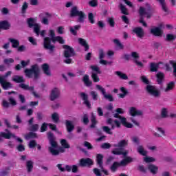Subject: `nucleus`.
<instances>
[{
  "label": "nucleus",
  "mask_w": 176,
  "mask_h": 176,
  "mask_svg": "<svg viewBox=\"0 0 176 176\" xmlns=\"http://www.w3.org/2000/svg\"><path fill=\"white\" fill-rule=\"evenodd\" d=\"M91 129H96V126H97V123H98V121H97V118L96 115L94 113H91Z\"/></svg>",
  "instance_id": "nucleus-28"
},
{
  "label": "nucleus",
  "mask_w": 176,
  "mask_h": 176,
  "mask_svg": "<svg viewBox=\"0 0 176 176\" xmlns=\"http://www.w3.org/2000/svg\"><path fill=\"white\" fill-rule=\"evenodd\" d=\"M60 145H62L63 147H64L65 149H69V148H71V146L69 145V144H68L67 140L65 139L60 140Z\"/></svg>",
  "instance_id": "nucleus-44"
},
{
  "label": "nucleus",
  "mask_w": 176,
  "mask_h": 176,
  "mask_svg": "<svg viewBox=\"0 0 176 176\" xmlns=\"http://www.w3.org/2000/svg\"><path fill=\"white\" fill-rule=\"evenodd\" d=\"M80 96L82 100H84L83 104L87 107V108H91V104H90V101H89V96L84 92L80 94Z\"/></svg>",
  "instance_id": "nucleus-18"
},
{
  "label": "nucleus",
  "mask_w": 176,
  "mask_h": 176,
  "mask_svg": "<svg viewBox=\"0 0 176 176\" xmlns=\"http://www.w3.org/2000/svg\"><path fill=\"white\" fill-rule=\"evenodd\" d=\"M65 124L66 126L67 133H72L74 131V129H75V125L72 123L71 120H65Z\"/></svg>",
  "instance_id": "nucleus-22"
},
{
  "label": "nucleus",
  "mask_w": 176,
  "mask_h": 176,
  "mask_svg": "<svg viewBox=\"0 0 176 176\" xmlns=\"http://www.w3.org/2000/svg\"><path fill=\"white\" fill-rule=\"evenodd\" d=\"M156 78H157V83L158 85H162V83H163V80H164V73L158 72L156 74Z\"/></svg>",
  "instance_id": "nucleus-31"
},
{
  "label": "nucleus",
  "mask_w": 176,
  "mask_h": 176,
  "mask_svg": "<svg viewBox=\"0 0 176 176\" xmlns=\"http://www.w3.org/2000/svg\"><path fill=\"white\" fill-rule=\"evenodd\" d=\"M52 119L54 123H58V122H60V116H58V113L54 112L52 115Z\"/></svg>",
  "instance_id": "nucleus-42"
},
{
  "label": "nucleus",
  "mask_w": 176,
  "mask_h": 176,
  "mask_svg": "<svg viewBox=\"0 0 176 176\" xmlns=\"http://www.w3.org/2000/svg\"><path fill=\"white\" fill-rule=\"evenodd\" d=\"M49 36L44 38L43 47L45 50H49L50 54H52V53L54 52V49H56V46L52 45V42L54 44L58 42L60 45H64L65 41L60 36H56V33L53 30L49 31Z\"/></svg>",
  "instance_id": "nucleus-1"
},
{
  "label": "nucleus",
  "mask_w": 176,
  "mask_h": 176,
  "mask_svg": "<svg viewBox=\"0 0 176 176\" xmlns=\"http://www.w3.org/2000/svg\"><path fill=\"white\" fill-rule=\"evenodd\" d=\"M131 116H141L142 115V111L137 110L135 107H131L130 109Z\"/></svg>",
  "instance_id": "nucleus-27"
},
{
  "label": "nucleus",
  "mask_w": 176,
  "mask_h": 176,
  "mask_svg": "<svg viewBox=\"0 0 176 176\" xmlns=\"http://www.w3.org/2000/svg\"><path fill=\"white\" fill-rule=\"evenodd\" d=\"M166 39L168 42H171V41H175L176 34L173 35V34H166Z\"/></svg>",
  "instance_id": "nucleus-49"
},
{
  "label": "nucleus",
  "mask_w": 176,
  "mask_h": 176,
  "mask_svg": "<svg viewBox=\"0 0 176 176\" xmlns=\"http://www.w3.org/2000/svg\"><path fill=\"white\" fill-rule=\"evenodd\" d=\"M37 144H36V140H31L29 142V148H35V146H36Z\"/></svg>",
  "instance_id": "nucleus-63"
},
{
  "label": "nucleus",
  "mask_w": 176,
  "mask_h": 176,
  "mask_svg": "<svg viewBox=\"0 0 176 176\" xmlns=\"http://www.w3.org/2000/svg\"><path fill=\"white\" fill-rule=\"evenodd\" d=\"M88 20L91 24H94L96 21H94V14L92 12L88 14Z\"/></svg>",
  "instance_id": "nucleus-51"
},
{
  "label": "nucleus",
  "mask_w": 176,
  "mask_h": 176,
  "mask_svg": "<svg viewBox=\"0 0 176 176\" xmlns=\"http://www.w3.org/2000/svg\"><path fill=\"white\" fill-rule=\"evenodd\" d=\"M147 169L151 174H157V172L159 171V167H157L156 165L153 164H150L147 166Z\"/></svg>",
  "instance_id": "nucleus-24"
},
{
  "label": "nucleus",
  "mask_w": 176,
  "mask_h": 176,
  "mask_svg": "<svg viewBox=\"0 0 176 176\" xmlns=\"http://www.w3.org/2000/svg\"><path fill=\"white\" fill-rule=\"evenodd\" d=\"M10 42L12 44V47L14 49H16L20 46V41L19 40H16L14 38H9Z\"/></svg>",
  "instance_id": "nucleus-38"
},
{
  "label": "nucleus",
  "mask_w": 176,
  "mask_h": 176,
  "mask_svg": "<svg viewBox=\"0 0 176 176\" xmlns=\"http://www.w3.org/2000/svg\"><path fill=\"white\" fill-rule=\"evenodd\" d=\"M162 64H163V62H158L157 63H150L151 72H157V70L159 69V66Z\"/></svg>",
  "instance_id": "nucleus-23"
},
{
  "label": "nucleus",
  "mask_w": 176,
  "mask_h": 176,
  "mask_svg": "<svg viewBox=\"0 0 176 176\" xmlns=\"http://www.w3.org/2000/svg\"><path fill=\"white\" fill-rule=\"evenodd\" d=\"M137 151L140 155L142 156H146L148 152L145 151V148H144V146L140 145L137 148Z\"/></svg>",
  "instance_id": "nucleus-34"
},
{
  "label": "nucleus",
  "mask_w": 176,
  "mask_h": 176,
  "mask_svg": "<svg viewBox=\"0 0 176 176\" xmlns=\"http://www.w3.org/2000/svg\"><path fill=\"white\" fill-rule=\"evenodd\" d=\"M119 167H120V164H119V162H114L113 164L110 166V170L111 173H116Z\"/></svg>",
  "instance_id": "nucleus-35"
},
{
  "label": "nucleus",
  "mask_w": 176,
  "mask_h": 176,
  "mask_svg": "<svg viewBox=\"0 0 176 176\" xmlns=\"http://www.w3.org/2000/svg\"><path fill=\"white\" fill-rule=\"evenodd\" d=\"M27 9H28V3L27 1L23 2L21 7V14H25L27 13Z\"/></svg>",
  "instance_id": "nucleus-45"
},
{
  "label": "nucleus",
  "mask_w": 176,
  "mask_h": 176,
  "mask_svg": "<svg viewBox=\"0 0 176 176\" xmlns=\"http://www.w3.org/2000/svg\"><path fill=\"white\" fill-rule=\"evenodd\" d=\"M78 43L80 46H82L85 49V52H89L90 50V45L87 43V41L82 38H78Z\"/></svg>",
  "instance_id": "nucleus-19"
},
{
  "label": "nucleus",
  "mask_w": 176,
  "mask_h": 176,
  "mask_svg": "<svg viewBox=\"0 0 176 176\" xmlns=\"http://www.w3.org/2000/svg\"><path fill=\"white\" fill-rule=\"evenodd\" d=\"M90 68L92 71L97 72V74H101V70H100V68L97 65H91Z\"/></svg>",
  "instance_id": "nucleus-61"
},
{
  "label": "nucleus",
  "mask_w": 176,
  "mask_h": 176,
  "mask_svg": "<svg viewBox=\"0 0 176 176\" xmlns=\"http://www.w3.org/2000/svg\"><path fill=\"white\" fill-rule=\"evenodd\" d=\"M27 24L29 27V28H32V27H34L35 25V19L34 18H28L27 19Z\"/></svg>",
  "instance_id": "nucleus-41"
},
{
  "label": "nucleus",
  "mask_w": 176,
  "mask_h": 176,
  "mask_svg": "<svg viewBox=\"0 0 176 176\" xmlns=\"http://www.w3.org/2000/svg\"><path fill=\"white\" fill-rule=\"evenodd\" d=\"M42 69L47 76H50L52 74L50 73V67L47 63H44L42 65Z\"/></svg>",
  "instance_id": "nucleus-33"
},
{
  "label": "nucleus",
  "mask_w": 176,
  "mask_h": 176,
  "mask_svg": "<svg viewBox=\"0 0 176 176\" xmlns=\"http://www.w3.org/2000/svg\"><path fill=\"white\" fill-rule=\"evenodd\" d=\"M157 2H159L160 6L162 8V10L165 13H167L168 12V7H167V3L166 2V0H156Z\"/></svg>",
  "instance_id": "nucleus-29"
},
{
  "label": "nucleus",
  "mask_w": 176,
  "mask_h": 176,
  "mask_svg": "<svg viewBox=\"0 0 176 176\" xmlns=\"http://www.w3.org/2000/svg\"><path fill=\"white\" fill-rule=\"evenodd\" d=\"M163 27V24H160L159 27H154L150 30V34L154 35V36H162L163 31L162 28Z\"/></svg>",
  "instance_id": "nucleus-10"
},
{
  "label": "nucleus",
  "mask_w": 176,
  "mask_h": 176,
  "mask_svg": "<svg viewBox=\"0 0 176 176\" xmlns=\"http://www.w3.org/2000/svg\"><path fill=\"white\" fill-rule=\"evenodd\" d=\"M26 168L28 173H32L34 170V162L32 160H28L26 162Z\"/></svg>",
  "instance_id": "nucleus-32"
},
{
  "label": "nucleus",
  "mask_w": 176,
  "mask_h": 176,
  "mask_svg": "<svg viewBox=\"0 0 176 176\" xmlns=\"http://www.w3.org/2000/svg\"><path fill=\"white\" fill-rule=\"evenodd\" d=\"M167 113H168L167 109L162 108V111H161V118H162L163 119H166V118H167V116H168L167 115Z\"/></svg>",
  "instance_id": "nucleus-55"
},
{
  "label": "nucleus",
  "mask_w": 176,
  "mask_h": 176,
  "mask_svg": "<svg viewBox=\"0 0 176 176\" xmlns=\"http://www.w3.org/2000/svg\"><path fill=\"white\" fill-rule=\"evenodd\" d=\"M10 170V168H6V170H1L0 172V176H8Z\"/></svg>",
  "instance_id": "nucleus-60"
},
{
  "label": "nucleus",
  "mask_w": 176,
  "mask_h": 176,
  "mask_svg": "<svg viewBox=\"0 0 176 176\" xmlns=\"http://www.w3.org/2000/svg\"><path fill=\"white\" fill-rule=\"evenodd\" d=\"M0 85L3 90L13 89V84L10 82L6 81V80H3V78H0Z\"/></svg>",
  "instance_id": "nucleus-14"
},
{
  "label": "nucleus",
  "mask_w": 176,
  "mask_h": 176,
  "mask_svg": "<svg viewBox=\"0 0 176 176\" xmlns=\"http://www.w3.org/2000/svg\"><path fill=\"white\" fill-rule=\"evenodd\" d=\"M144 162L146 163H153V162H156V160L152 157H145Z\"/></svg>",
  "instance_id": "nucleus-58"
},
{
  "label": "nucleus",
  "mask_w": 176,
  "mask_h": 176,
  "mask_svg": "<svg viewBox=\"0 0 176 176\" xmlns=\"http://www.w3.org/2000/svg\"><path fill=\"white\" fill-rule=\"evenodd\" d=\"M10 29V23H8V21H0V31L3 30L4 31H7V30Z\"/></svg>",
  "instance_id": "nucleus-26"
},
{
  "label": "nucleus",
  "mask_w": 176,
  "mask_h": 176,
  "mask_svg": "<svg viewBox=\"0 0 176 176\" xmlns=\"http://www.w3.org/2000/svg\"><path fill=\"white\" fill-rule=\"evenodd\" d=\"M119 8L120 10H121V13L122 14H124L125 16H129V11L124 5H123L122 3H120Z\"/></svg>",
  "instance_id": "nucleus-37"
},
{
  "label": "nucleus",
  "mask_w": 176,
  "mask_h": 176,
  "mask_svg": "<svg viewBox=\"0 0 176 176\" xmlns=\"http://www.w3.org/2000/svg\"><path fill=\"white\" fill-rule=\"evenodd\" d=\"M106 123L107 124H109L111 126V128H109V126H102V130L107 134L112 135L113 133L111 131V130H115V124H113V120H112V118H109L107 120Z\"/></svg>",
  "instance_id": "nucleus-9"
},
{
  "label": "nucleus",
  "mask_w": 176,
  "mask_h": 176,
  "mask_svg": "<svg viewBox=\"0 0 176 176\" xmlns=\"http://www.w3.org/2000/svg\"><path fill=\"white\" fill-rule=\"evenodd\" d=\"M12 82H15V83H21L19 85V87H20V89H22L23 90H28V91H32V94L34 95V97L36 98H39V94H36V92L34 91L35 87H30V85L24 84L25 82L24 77L16 75L12 77Z\"/></svg>",
  "instance_id": "nucleus-2"
},
{
  "label": "nucleus",
  "mask_w": 176,
  "mask_h": 176,
  "mask_svg": "<svg viewBox=\"0 0 176 176\" xmlns=\"http://www.w3.org/2000/svg\"><path fill=\"white\" fill-rule=\"evenodd\" d=\"M129 145V140H122L118 144H113L114 148H126Z\"/></svg>",
  "instance_id": "nucleus-21"
},
{
  "label": "nucleus",
  "mask_w": 176,
  "mask_h": 176,
  "mask_svg": "<svg viewBox=\"0 0 176 176\" xmlns=\"http://www.w3.org/2000/svg\"><path fill=\"white\" fill-rule=\"evenodd\" d=\"M138 171L143 173V174H146L147 168L144 166V165H139L138 167Z\"/></svg>",
  "instance_id": "nucleus-56"
},
{
  "label": "nucleus",
  "mask_w": 176,
  "mask_h": 176,
  "mask_svg": "<svg viewBox=\"0 0 176 176\" xmlns=\"http://www.w3.org/2000/svg\"><path fill=\"white\" fill-rule=\"evenodd\" d=\"M37 137L38 135H36V133L34 132H30L25 136V140H30L31 138H36Z\"/></svg>",
  "instance_id": "nucleus-48"
},
{
  "label": "nucleus",
  "mask_w": 176,
  "mask_h": 176,
  "mask_svg": "<svg viewBox=\"0 0 176 176\" xmlns=\"http://www.w3.org/2000/svg\"><path fill=\"white\" fill-rule=\"evenodd\" d=\"M131 57L133 58L134 64L140 67V68L144 67V63H142L141 61H138V59L140 58V54H138L137 52H132L131 55L129 54H124L122 58L125 60V61H130V58H131Z\"/></svg>",
  "instance_id": "nucleus-6"
},
{
  "label": "nucleus",
  "mask_w": 176,
  "mask_h": 176,
  "mask_svg": "<svg viewBox=\"0 0 176 176\" xmlns=\"http://www.w3.org/2000/svg\"><path fill=\"white\" fill-rule=\"evenodd\" d=\"M132 32L135 34L138 38H144V35H145V32L141 27L134 28L132 30Z\"/></svg>",
  "instance_id": "nucleus-16"
},
{
  "label": "nucleus",
  "mask_w": 176,
  "mask_h": 176,
  "mask_svg": "<svg viewBox=\"0 0 176 176\" xmlns=\"http://www.w3.org/2000/svg\"><path fill=\"white\" fill-rule=\"evenodd\" d=\"M47 137L51 145V146L48 148L49 152L52 155V156H58V155H60V151L56 149V148H58V144H57V142H56L54 134L53 132L49 131L47 133Z\"/></svg>",
  "instance_id": "nucleus-4"
},
{
  "label": "nucleus",
  "mask_w": 176,
  "mask_h": 176,
  "mask_svg": "<svg viewBox=\"0 0 176 176\" xmlns=\"http://www.w3.org/2000/svg\"><path fill=\"white\" fill-rule=\"evenodd\" d=\"M91 78L95 83L100 82V77H98V74H97V73H92Z\"/></svg>",
  "instance_id": "nucleus-53"
},
{
  "label": "nucleus",
  "mask_w": 176,
  "mask_h": 176,
  "mask_svg": "<svg viewBox=\"0 0 176 176\" xmlns=\"http://www.w3.org/2000/svg\"><path fill=\"white\" fill-rule=\"evenodd\" d=\"M89 122H90V120H89V116H87V114H84L82 118V122L83 123V124H85V126H87Z\"/></svg>",
  "instance_id": "nucleus-47"
},
{
  "label": "nucleus",
  "mask_w": 176,
  "mask_h": 176,
  "mask_svg": "<svg viewBox=\"0 0 176 176\" xmlns=\"http://www.w3.org/2000/svg\"><path fill=\"white\" fill-rule=\"evenodd\" d=\"M90 96H91V97L94 101H97V100H98V94H97V92H96L94 91H91L90 92Z\"/></svg>",
  "instance_id": "nucleus-59"
},
{
  "label": "nucleus",
  "mask_w": 176,
  "mask_h": 176,
  "mask_svg": "<svg viewBox=\"0 0 176 176\" xmlns=\"http://www.w3.org/2000/svg\"><path fill=\"white\" fill-rule=\"evenodd\" d=\"M60 97V89L58 88H54L50 96V98L51 101H54V100H57Z\"/></svg>",
  "instance_id": "nucleus-15"
},
{
  "label": "nucleus",
  "mask_w": 176,
  "mask_h": 176,
  "mask_svg": "<svg viewBox=\"0 0 176 176\" xmlns=\"http://www.w3.org/2000/svg\"><path fill=\"white\" fill-rule=\"evenodd\" d=\"M102 149H109L111 148V144L109 143H103L101 145Z\"/></svg>",
  "instance_id": "nucleus-64"
},
{
  "label": "nucleus",
  "mask_w": 176,
  "mask_h": 176,
  "mask_svg": "<svg viewBox=\"0 0 176 176\" xmlns=\"http://www.w3.org/2000/svg\"><path fill=\"white\" fill-rule=\"evenodd\" d=\"M96 89H98V90H100V91H101L102 94H103L104 98L106 100H108V101H109L110 102H112L113 101V96H112V95L111 94H107V92L105 91V89L101 87V85H97Z\"/></svg>",
  "instance_id": "nucleus-11"
},
{
  "label": "nucleus",
  "mask_w": 176,
  "mask_h": 176,
  "mask_svg": "<svg viewBox=\"0 0 176 176\" xmlns=\"http://www.w3.org/2000/svg\"><path fill=\"white\" fill-rule=\"evenodd\" d=\"M25 76L28 78H32V75H34V79L39 78V74H41V70L39 69V67L38 65H33L31 66L30 69H25L24 70Z\"/></svg>",
  "instance_id": "nucleus-8"
},
{
  "label": "nucleus",
  "mask_w": 176,
  "mask_h": 176,
  "mask_svg": "<svg viewBox=\"0 0 176 176\" xmlns=\"http://www.w3.org/2000/svg\"><path fill=\"white\" fill-rule=\"evenodd\" d=\"M1 137H3V138H5L6 140H10V138H12V137L13 138H16V135H14L12 133L1 132L0 133V142H2V138Z\"/></svg>",
  "instance_id": "nucleus-20"
},
{
  "label": "nucleus",
  "mask_w": 176,
  "mask_h": 176,
  "mask_svg": "<svg viewBox=\"0 0 176 176\" xmlns=\"http://www.w3.org/2000/svg\"><path fill=\"white\" fill-rule=\"evenodd\" d=\"M34 27V32L37 35V36H39V34H41V26L39 24L36 23Z\"/></svg>",
  "instance_id": "nucleus-46"
},
{
  "label": "nucleus",
  "mask_w": 176,
  "mask_h": 176,
  "mask_svg": "<svg viewBox=\"0 0 176 176\" xmlns=\"http://www.w3.org/2000/svg\"><path fill=\"white\" fill-rule=\"evenodd\" d=\"M84 146H85V148H87V149L89 151L93 149V145H91V144L87 141L84 142Z\"/></svg>",
  "instance_id": "nucleus-62"
},
{
  "label": "nucleus",
  "mask_w": 176,
  "mask_h": 176,
  "mask_svg": "<svg viewBox=\"0 0 176 176\" xmlns=\"http://www.w3.org/2000/svg\"><path fill=\"white\" fill-rule=\"evenodd\" d=\"M120 90L122 93V94H119L120 98H124V97H126V94H129V91H127V89H126V88L124 87H120Z\"/></svg>",
  "instance_id": "nucleus-39"
},
{
  "label": "nucleus",
  "mask_w": 176,
  "mask_h": 176,
  "mask_svg": "<svg viewBox=\"0 0 176 176\" xmlns=\"http://www.w3.org/2000/svg\"><path fill=\"white\" fill-rule=\"evenodd\" d=\"M93 164H94V162L93 160L90 158H82L80 160V166H81V167H90V166H93Z\"/></svg>",
  "instance_id": "nucleus-13"
},
{
  "label": "nucleus",
  "mask_w": 176,
  "mask_h": 176,
  "mask_svg": "<svg viewBox=\"0 0 176 176\" xmlns=\"http://www.w3.org/2000/svg\"><path fill=\"white\" fill-rule=\"evenodd\" d=\"M175 87V82L174 81H171L167 84L165 91H170V90H173Z\"/></svg>",
  "instance_id": "nucleus-43"
},
{
  "label": "nucleus",
  "mask_w": 176,
  "mask_h": 176,
  "mask_svg": "<svg viewBox=\"0 0 176 176\" xmlns=\"http://www.w3.org/2000/svg\"><path fill=\"white\" fill-rule=\"evenodd\" d=\"M113 42H114V43L116 45L117 47H118L120 50H123V49H124V45H123V44L120 43L119 39L114 38L113 40Z\"/></svg>",
  "instance_id": "nucleus-40"
},
{
  "label": "nucleus",
  "mask_w": 176,
  "mask_h": 176,
  "mask_svg": "<svg viewBox=\"0 0 176 176\" xmlns=\"http://www.w3.org/2000/svg\"><path fill=\"white\" fill-rule=\"evenodd\" d=\"M141 80L143 83L147 85L146 86L145 90L148 93V94H149V96H151L155 98H159V97H160V90H159V89H157L156 86L149 85V80L148 79V78H146V76H142Z\"/></svg>",
  "instance_id": "nucleus-3"
},
{
  "label": "nucleus",
  "mask_w": 176,
  "mask_h": 176,
  "mask_svg": "<svg viewBox=\"0 0 176 176\" xmlns=\"http://www.w3.org/2000/svg\"><path fill=\"white\" fill-rule=\"evenodd\" d=\"M47 126H49V124L44 122L42 124L41 126V133H45V131H47Z\"/></svg>",
  "instance_id": "nucleus-54"
},
{
  "label": "nucleus",
  "mask_w": 176,
  "mask_h": 176,
  "mask_svg": "<svg viewBox=\"0 0 176 176\" xmlns=\"http://www.w3.org/2000/svg\"><path fill=\"white\" fill-rule=\"evenodd\" d=\"M96 164L99 168H104V155L101 153L96 155Z\"/></svg>",
  "instance_id": "nucleus-17"
},
{
  "label": "nucleus",
  "mask_w": 176,
  "mask_h": 176,
  "mask_svg": "<svg viewBox=\"0 0 176 176\" xmlns=\"http://www.w3.org/2000/svg\"><path fill=\"white\" fill-rule=\"evenodd\" d=\"M63 47L65 49L64 51V56L66 58L63 63H65V64H72V59L69 58V57H74V56H75V50L68 45H63Z\"/></svg>",
  "instance_id": "nucleus-7"
},
{
  "label": "nucleus",
  "mask_w": 176,
  "mask_h": 176,
  "mask_svg": "<svg viewBox=\"0 0 176 176\" xmlns=\"http://www.w3.org/2000/svg\"><path fill=\"white\" fill-rule=\"evenodd\" d=\"M111 153L113 155H117L118 156L122 155L124 157H126V156L129 155V151L122 148H116L111 151Z\"/></svg>",
  "instance_id": "nucleus-12"
},
{
  "label": "nucleus",
  "mask_w": 176,
  "mask_h": 176,
  "mask_svg": "<svg viewBox=\"0 0 176 176\" xmlns=\"http://www.w3.org/2000/svg\"><path fill=\"white\" fill-rule=\"evenodd\" d=\"M89 6H91V8H96V6H98V1L97 0H91L89 2Z\"/></svg>",
  "instance_id": "nucleus-57"
},
{
  "label": "nucleus",
  "mask_w": 176,
  "mask_h": 176,
  "mask_svg": "<svg viewBox=\"0 0 176 176\" xmlns=\"http://www.w3.org/2000/svg\"><path fill=\"white\" fill-rule=\"evenodd\" d=\"M107 23L111 28L115 27V19L109 17L107 19Z\"/></svg>",
  "instance_id": "nucleus-50"
},
{
  "label": "nucleus",
  "mask_w": 176,
  "mask_h": 176,
  "mask_svg": "<svg viewBox=\"0 0 176 176\" xmlns=\"http://www.w3.org/2000/svg\"><path fill=\"white\" fill-rule=\"evenodd\" d=\"M81 27L82 26L80 25H75L74 27L71 26L69 27V31L72 35H74V36H76V35H78L77 31H79Z\"/></svg>",
  "instance_id": "nucleus-30"
},
{
  "label": "nucleus",
  "mask_w": 176,
  "mask_h": 176,
  "mask_svg": "<svg viewBox=\"0 0 176 176\" xmlns=\"http://www.w3.org/2000/svg\"><path fill=\"white\" fill-rule=\"evenodd\" d=\"M82 82L87 87H90L93 85V82L90 80V77L87 74H85L82 77Z\"/></svg>",
  "instance_id": "nucleus-25"
},
{
  "label": "nucleus",
  "mask_w": 176,
  "mask_h": 176,
  "mask_svg": "<svg viewBox=\"0 0 176 176\" xmlns=\"http://www.w3.org/2000/svg\"><path fill=\"white\" fill-rule=\"evenodd\" d=\"M117 76H119L120 79H122L123 80H127L129 79V76L126 74L122 73V72L117 71L115 72Z\"/></svg>",
  "instance_id": "nucleus-36"
},
{
  "label": "nucleus",
  "mask_w": 176,
  "mask_h": 176,
  "mask_svg": "<svg viewBox=\"0 0 176 176\" xmlns=\"http://www.w3.org/2000/svg\"><path fill=\"white\" fill-rule=\"evenodd\" d=\"M138 13L140 17H144L145 14H147L146 11H145V8L144 7H140Z\"/></svg>",
  "instance_id": "nucleus-52"
},
{
  "label": "nucleus",
  "mask_w": 176,
  "mask_h": 176,
  "mask_svg": "<svg viewBox=\"0 0 176 176\" xmlns=\"http://www.w3.org/2000/svg\"><path fill=\"white\" fill-rule=\"evenodd\" d=\"M69 17L73 19L74 17H78V23H85V19H86V14L83 11L79 10L78 6H73L69 12Z\"/></svg>",
  "instance_id": "nucleus-5"
}]
</instances>
